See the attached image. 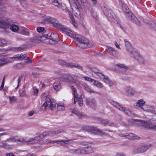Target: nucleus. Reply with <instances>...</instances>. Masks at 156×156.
I'll return each mask as SVG.
<instances>
[{
    "instance_id": "obj_28",
    "label": "nucleus",
    "mask_w": 156,
    "mask_h": 156,
    "mask_svg": "<svg viewBox=\"0 0 156 156\" xmlns=\"http://www.w3.org/2000/svg\"><path fill=\"white\" fill-rule=\"evenodd\" d=\"M105 14L108 17L114 18V15L112 9H107L105 12Z\"/></svg>"
},
{
    "instance_id": "obj_15",
    "label": "nucleus",
    "mask_w": 156,
    "mask_h": 156,
    "mask_svg": "<svg viewBox=\"0 0 156 156\" xmlns=\"http://www.w3.org/2000/svg\"><path fill=\"white\" fill-rule=\"evenodd\" d=\"M107 48L111 58H114L118 56V53L112 47L108 46Z\"/></svg>"
},
{
    "instance_id": "obj_41",
    "label": "nucleus",
    "mask_w": 156,
    "mask_h": 156,
    "mask_svg": "<svg viewBox=\"0 0 156 156\" xmlns=\"http://www.w3.org/2000/svg\"><path fill=\"white\" fill-rule=\"evenodd\" d=\"M94 84L97 87L100 88H102L103 87L102 84L100 82L98 81L94 80Z\"/></svg>"
},
{
    "instance_id": "obj_42",
    "label": "nucleus",
    "mask_w": 156,
    "mask_h": 156,
    "mask_svg": "<svg viewBox=\"0 0 156 156\" xmlns=\"http://www.w3.org/2000/svg\"><path fill=\"white\" fill-rule=\"evenodd\" d=\"M8 62L9 61L7 59L0 58V66L7 64Z\"/></svg>"
},
{
    "instance_id": "obj_47",
    "label": "nucleus",
    "mask_w": 156,
    "mask_h": 156,
    "mask_svg": "<svg viewBox=\"0 0 156 156\" xmlns=\"http://www.w3.org/2000/svg\"><path fill=\"white\" fill-rule=\"evenodd\" d=\"M124 112L126 113L129 115H132L131 111L129 109H126L125 108V109L123 110H121Z\"/></svg>"
},
{
    "instance_id": "obj_34",
    "label": "nucleus",
    "mask_w": 156,
    "mask_h": 156,
    "mask_svg": "<svg viewBox=\"0 0 156 156\" xmlns=\"http://www.w3.org/2000/svg\"><path fill=\"white\" fill-rule=\"evenodd\" d=\"M37 31L38 32V33H36V34L35 37V41H36L37 42L36 40V37H37V36H38L37 34L38 35L40 34H43L44 33H46V34H47V33L46 32H44L43 33H41L42 32H43L44 30V28L43 27H38L37 28Z\"/></svg>"
},
{
    "instance_id": "obj_32",
    "label": "nucleus",
    "mask_w": 156,
    "mask_h": 156,
    "mask_svg": "<svg viewBox=\"0 0 156 156\" xmlns=\"http://www.w3.org/2000/svg\"><path fill=\"white\" fill-rule=\"evenodd\" d=\"M132 18L131 19H129L132 20L133 22L135 23L136 24L138 25H140L141 24V23L137 18H136L133 15L132 13Z\"/></svg>"
},
{
    "instance_id": "obj_49",
    "label": "nucleus",
    "mask_w": 156,
    "mask_h": 156,
    "mask_svg": "<svg viewBox=\"0 0 156 156\" xmlns=\"http://www.w3.org/2000/svg\"><path fill=\"white\" fill-rule=\"evenodd\" d=\"M62 65H65L66 66H67L69 67L68 66V64H71V63H67L66 62H65L63 60H61L59 62Z\"/></svg>"
},
{
    "instance_id": "obj_27",
    "label": "nucleus",
    "mask_w": 156,
    "mask_h": 156,
    "mask_svg": "<svg viewBox=\"0 0 156 156\" xmlns=\"http://www.w3.org/2000/svg\"><path fill=\"white\" fill-rule=\"evenodd\" d=\"M126 138H128L129 140H135V139H138L140 138V137L136 136L135 134L133 133H127V135H126Z\"/></svg>"
},
{
    "instance_id": "obj_56",
    "label": "nucleus",
    "mask_w": 156,
    "mask_h": 156,
    "mask_svg": "<svg viewBox=\"0 0 156 156\" xmlns=\"http://www.w3.org/2000/svg\"><path fill=\"white\" fill-rule=\"evenodd\" d=\"M91 14L92 16L94 18H96L97 17L96 13L94 11H92L91 12Z\"/></svg>"
},
{
    "instance_id": "obj_10",
    "label": "nucleus",
    "mask_w": 156,
    "mask_h": 156,
    "mask_svg": "<svg viewBox=\"0 0 156 156\" xmlns=\"http://www.w3.org/2000/svg\"><path fill=\"white\" fill-rule=\"evenodd\" d=\"M90 131L92 133L95 134H97L101 135H106V133L105 131H109L112 132L113 131L111 130H100L99 129H97L94 127L91 126L90 127Z\"/></svg>"
},
{
    "instance_id": "obj_31",
    "label": "nucleus",
    "mask_w": 156,
    "mask_h": 156,
    "mask_svg": "<svg viewBox=\"0 0 156 156\" xmlns=\"http://www.w3.org/2000/svg\"><path fill=\"white\" fill-rule=\"evenodd\" d=\"M54 89L56 90H59L61 89V86L60 82L59 81L56 82L54 83L53 84Z\"/></svg>"
},
{
    "instance_id": "obj_7",
    "label": "nucleus",
    "mask_w": 156,
    "mask_h": 156,
    "mask_svg": "<svg viewBox=\"0 0 156 156\" xmlns=\"http://www.w3.org/2000/svg\"><path fill=\"white\" fill-rule=\"evenodd\" d=\"M56 104L55 101L49 97H46L45 102L43 104L41 109L44 111L46 110L47 107H48L51 110H53L55 109Z\"/></svg>"
},
{
    "instance_id": "obj_11",
    "label": "nucleus",
    "mask_w": 156,
    "mask_h": 156,
    "mask_svg": "<svg viewBox=\"0 0 156 156\" xmlns=\"http://www.w3.org/2000/svg\"><path fill=\"white\" fill-rule=\"evenodd\" d=\"M60 30L65 33L67 35L71 38H74L76 35V34L73 31L70 30L66 27L64 26L60 28Z\"/></svg>"
},
{
    "instance_id": "obj_51",
    "label": "nucleus",
    "mask_w": 156,
    "mask_h": 156,
    "mask_svg": "<svg viewBox=\"0 0 156 156\" xmlns=\"http://www.w3.org/2000/svg\"><path fill=\"white\" fill-rule=\"evenodd\" d=\"M19 95L20 97H25L27 96L26 94L25 90H23L20 93Z\"/></svg>"
},
{
    "instance_id": "obj_40",
    "label": "nucleus",
    "mask_w": 156,
    "mask_h": 156,
    "mask_svg": "<svg viewBox=\"0 0 156 156\" xmlns=\"http://www.w3.org/2000/svg\"><path fill=\"white\" fill-rule=\"evenodd\" d=\"M8 98L9 99V102L10 103H14L16 101L17 99L16 97L13 96H9Z\"/></svg>"
},
{
    "instance_id": "obj_52",
    "label": "nucleus",
    "mask_w": 156,
    "mask_h": 156,
    "mask_svg": "<svg viewBox=\"0 0 156 156\" xmlns=\"http://www.w3.org/2000/svg\"><path fill=\"white\" fill-rule=\"evenodd\" d=\"M92 71L94 72L95 73H96L97 76L99 77V76L98 75V74L99 73H100L98 72V70L95 68H93L92 69Z\"/></svg>"
},
{
    "instance_id": "obj_63",
    "label": "nucleus",
    "mask_w": 156,
    "mask_h": 156,
    "mask_svg": "<svg viewBox=\"0 0 156 156\" xmlns=\"http://www.w3.org/2000/svg\"><path fill=\"white\" fill-rule=\"evenodd\" d=\"M32 74L35 77H37L38 76V74L36 73H32Z\"/></svg>"
},
{
    "instance_id": "obj_55",
    "label": "nucleus",
    "mask_w": 156,
    "mask_h": 156,
    "mask_svg": "<svg viewBox=\"0 0 156 156\" xmlns=\"http://www.w3.org/2000/svg\"><path fill=\"white\" fill-rule=\"evenodd\" d=\"M107 125H108L109 126H112L114 125V123L113 122L108 120Z\"/></svg>"
},
{
    "instance_id": "obj_30",
    "label": "nucleus",
    "mask_w": 156,
    "mask_h": 156,
    "mask_svg": "<svg viewBox=\"0 0 156 156\" xmlns=\"http://www.w3.org/2000/svg\"><path fill=\"white\" fill-rule=\"evenodd\" d=\"M117 66L119 67V70L122 72H126L128 69L127 67L123 64H117Z\"/></svg>"
},
{
    "instance_id": "obj_21",
    "label": "nucleus",
    "mask_w": 156,
    "mask_h": 156,
    "mask_svg": "<svg viewBox=\"0 0 156 156\" xmlns=\"http://www.w3.org/2000/svg\"><path fill=\"white\" fill-rule=\"evenodd\" d=\"M109 101L112 105L119 110H123L125 109V107L120 105L117 102L112 100H109Z\"/></svg>"
},
{
    "instance_id": "obj_60",
    "label": "nucleus",
    "mask_w": 156,
    "mask_h": 156,
    "mask_svg": "<svg viewBox=\"0 0 156 156\" xmlns=\"http://www.w3.org/2000/svg\"><path fill=\"white\" fill-rule=\"evenodd\" d=\"M34 113L35 112L33 111H31L28 113V115L29 116H31L33 115Z\"/></svg>"
},
{
    "instance_id": "obj_50",
    "label": "nucleus",
    "mask_w": 156,
    "mask_h": 156,
    "mask_svg": "<svg viewBox=\"0 0 156 156\" xmlns=\"http://www.w3.org/2000/svg\"><path fill=\"white\" fill-rule=\"evenodd\" d=\"M84 79L87 81H89V82H93V81H94V80L93 79L87 76H85L84 77Z\"/></svg>"
},
{
    "instance_id": "obj_58",
    "label": "nucleus",
    "mask_w": 156,
    "mask_h": 156,
    "mask_svg": "<svg viewBox=\"0 0 156 156\" xmlns=\"http://www.w3.org/2000/svg\"><path fill=\"white\" fill-rule=\"evenodd\" d=\"M115 156H125V155L122 153L119 152L117 153L116 154Z\"/></svg>"
},
{
    "instance_id": "obj_23",
    "label": "nucleus",
    "mask_w": 156,
    "mask_h": 156,
    "mask_svg": "<svg viewBox=\"0 0 156 156\" xmlns=\"http://www.w3.org/2000/svg\"><path fill=\"white\" fill-rule=\"evenodd\" d=\"M135 121L137 122V123L139 126H141L143 127L147 128L148 122H145L144 120L138 119H136Z\"/></svg>"
},
{
    "instance_id": "obj_39",
    "label": "nucleus",
    "mask_w": 156,
    "mask_h": 156,
    "mask_svg": "<svg viewBox=\"0 0 156 156\" xmlns=\"http://www.w3.org/2000/svg\"><path fill=\"white\" fill-rule=\"evenodd\" d=\"M147 128L156 130V124L148 122Z\"/></svg>"
},
{
    "instance_id": "obj_3",
    "label": "nucleus",
    "mask_w": 156,
    "mask_h": 156,
    "mask_svg": "<svg viewBox=\"0 0 156 156\" xmlns=\"http://www.w3.org/2000/svg\"><path fill=\"white\" fill-rule=\"evenodd\" d=\"M74 38L76 40V44L80 48H86L91 46L89 40L80 35L76 34Z\"/></svg>"
},
{
    "instance_id": "obj_18",
    "label": "nucleus",
    "mask_w": 156,
    "mask_h": 156,
    "mask_svg": "<svg viewBox=\"0 0 156 156\" xmlns=\"http://www.w3.org/2000/svg\"><path fill=\"white\" fill-rule=\"evenodd\" d=\"M18 33L24 36H28L29 34V30L24 27H20Z\"/></svg>"
},
{
    "instance_id": "obj_13",
    "label": "nucleus",
    "mask_w": 156,
    "mask_h": 156,
    "mask_svg": "<svg viewBox=\"0 0 156 156\" xmlns=\"http://www.w3.org/2000/svg\"><path fill=\"white\" fill-rule=\"evenodd\" d=\"M99 77L103 80V81L107 84L110 86H112L114 83L106 76L104 75L102 73H99L98 74Z\"/></svg>"
},
{
    "instance_id": "obj_1",
    "label": "nucleus",
    "mask_w": 156,
    "mask_h": 156,
    "mask_svg": "<svg viewBox=\"0 0 156 156\" xmlns=\"http://www.w3.org/2000/svg\"><path fill=\"white\" fill-rule=\"evenodd\" d=\"M63 132V130L62 129L57 130H51L48 132H45L39 136H35L33 138H29L27 136H16L11 137L9 140L16 142H20L28 145L37 143L40 144L41 140H40V138L43 139L44 136L50 134H57Z\"/></svg>"
},
{
    "instance_id": "obj_29",
    "label": "nucleus",
    "mask_w": 156,
    "mask_h": 156,
    "mask_svg": "<svg viewBox=\"0 0 156 156\" xmlns=\"http://www.w3.org/2000/svg\"><path fill=\"white\" fill-rule=\"evenodd\" d=\"M10 29L13 32H17L19 31L20 28L16 25L12 24L10 26Z\"/></svg>"
},
{
    "instance_id": "obj_25",
    "label": "nucleus",
    "mask_w": 156,
    "mask_h": 156,
    "mask_svg": "<svg viewBox=\"0 0 156 156\" xmlns=\"http://www.w3.org/2000/svg\"><path fill=\"white\" fill-rule=\"evenodd\" d=\"M83 87H84L85 89L87 91L90 93L94 94H98V93L92 89L91 87L88 86L86 83H84L83 84Z\"/></svg>"
},
{
    "instance_id": "obj_45",
    "label": "nucleus",
    "mask_w": 156,
    "mask_h": 156,
    "mask_svg": "<svg viewBox=\"0 0 156 156\" xmlns=\"http://www.w3.org/2000/svg\"><path fill=\"white\" fill-rule=\"evenodd\" d=\"M6 41L4 39H0V46H3L7 44Z\"/></svg>"
},
{
    "instance_id": "obj_2",
    "label": "nucleus",
    "mask_w": 156,
    "mask_h": 156,
    "mask_svg": "<svg viewBox=\"0 0 156 156\" xmlns=\"http://www.w3.org/2000/svg\"><path fill=\"white\" fill-rule=\"evenodd\" d=\"M37 35L36 38L37 42H40L45 39H48L47 38L53 41H59L58 35L56 33H49L46 34V33H44L43 34H40L38 35L37 34Z\"/></svg>"
},
{
    "instance_id": "obj_14",
    "label": "nucleus",
    "mask_w": 156,
    "mask_h": 156,
    "mask_svg": "<svg viewBox=\"0 0 156 156\" xmlns=\"http://www.w3.org/2000/svg\"><path fill=\"white\" fill-rule=\"evenodd\" d=\"M46 20L50 22L53 26L56 27L57 28L60 30V28L62 27L63 25H61L58 23L57 20L55 18L51 17H48L46 18Z\"/></svg>"
},
{
    "instance_id": "obj_33",
    "label": "nucleus",
    "mask_w": 156,
    "mask_h": 156,
    "mask_svg": "<svg viewBox=\"0 0 156 156\" xmlns=\"http://www.w3.org/2000/svg\"><path fill=\"white\" fill-rule=\"evenodd\" d=\"M68 66H69V67L73 68L74 67L76 68H77L78 69L81 70H83V67L80 66L78 65L77 64L74 63L68 64Z\"/></svg>"
},
{
    "instance_id": "obj_57",
    "label": "nucleus",
    "mask_w": 156,
    "mask_h": 156,
    "mask_svg": "<svg viewBox=\"0 0 156 156\" xmlns=\"http://www.w3.org/2000/svg\"><path fill=\"white\" fill-rule=\"evenodd\" d=\"M114 44L117 48L119 49H121L119 44H118L117 42L115 41L114 42Z\"/></svg>"
},
{
    "instance_id": "obj_5",
    "label": "nucleus",
    "mask_w": 156,
    "mask_h": 156,
    "mask_svg": "<svg viewBox=\"0 0 156 156\" xmlns=\"http://www.w3.org/2000/svg\"><path fill=\"white\" fill-rule=\"evenodd\" d=\"M73 140V139L68 140H51L49 139H44L41 140L40 144H46L49 143H57L61 146H64L66 144L70 143Z\"/></svg>"
},
{
    "instance_id": "obj_20",
    "label": "nucleus",
    "mask_w": 156,
    "mask_h": 156,
    "mask_svg": "<svg viewBox=\"0 0 156 156\" xmlns=\"http://www.w3.org/2000/svg\"><path fill=\"white\" fill-rule=\"evenodd\" d=\"M9 23L4 20L0 19V28L7 29L9 28Z\"/></svg>"
},
{
    "instance_id": "obj_9",
    "label": "nucleus",
    "mask_w": 156,
    "mask_h": 156,
    "mask_svg": "<svg viewBox=\"0 0 156 156\" xmlns=\"http://www.w3.org/2000/svg\"><path fill=\"white\" fill-rule=\"evenodd\" d=\"M66 82H70L76 86L78 88L81 87V86H83V84L85 83L80 81L77 79H73L72 80V77L70 76H67L66 77Z\"/></svg>"
},
{
    "instance_id": "obj_38",
    "label": "nucleus",
    "mask_w": 156,
    "mask_h": 156,
    "mask_svg": "<svg viewBox=\"0 0 156 156\" xmlns=\"http://www.w3.org/2000/svg\"><path fill=\"white\" fill-rule=\"evenodd\" d=\"M68 12L71 19V22L74 27L76 28L77 26L76 23L75 22V20L73 18V16L72 15L71 12L68 10Z\"/></svg>"
},
{
    "instance_id": "obj_26",
    "label": "nucleus",
    "mask_w": 156,
    "mask_h": 156,
    "mask_svg": "<svg viewBox=\"0 0 156 156\" xmlns=\"http://www.w3.org/2000/svg\"><path fill=\"white\" fill-rule=\"evenodd\" d=\"M86 102L87 105L93 107L95 105V101L93 99L88 98L86 99Z\"/></svg>"
},
{
    "instance_id": "obj_48",
    "label": "nucleus",
    "mask_w": 156,
    "mask_h": 156,
    "mask_svg": "<svg viewBox=\"0 0 156 156\" xmlns=\"http://www.w3.org/2000/svg\"><path fill=\"white\" fill-rule=\"evenodd\" d=\"M24 63L25 64H31L32 63V60L29 59L28 57H27L24 61Z\"/></svg>"
},
{
    "instance_id": "obj_54",
    "label": "nucleus",
    "mask_w": 156,
    "mask_h": 156,
    "mask_svg": "<svg viewBox=\"0 0 156 156\" xmlns=\"http://www.w3.org/2000/svg\"><path fill=\"white\" fill-rule=\"evenodd\" d=\"M38 93V90L37 89L34 88V94L36 96L37 95Z\"/></svg>"
},
{
    "instance_id": "obj_17",
    "label": "nucleus",
    "mask_w": 156,
    "mask_h": 156,
    "mask_svg": "<svg viewBox=\"0 0 156 156\" xmlns=\"http://www.w3.org/2000/svg\"><path fill=\"white\" fill-rule=\"evenodd\" d=\"M123 10L126 13V16L129 19L132 18V13L129 12L128 7L126 5L123 4L122 5Z\"/></svg>"
},
{
    "instance_id": "obj_19",
    "label": "nucleus",
    "mask_w": 156,
    "mask_h": 156,
    "mask_svg": "<svg viewBox=\"0 0 156 156\" xmlns=\"http://www.w3.org/2000/svg\"><path fill=\"white\" fill-rule=\"evenodd\" d=\"M142 110L144 111L148 112H154L155 108L153 106L149 105H146L142 108Z\"/></svg>"
},
{
    "instance_id": "obj_64",
    "label": "nucleus",
    "mask_w": 156,
    "mask_h": 156,
    "mask_svg": "<svg viewBox=\"0 0 156 156\" xmlns=\"http://www.w3.org/2000/svg\"><path fill=\"white\" fill-rule=\"evenodd\" d=\"M27 156H35V155L33 154L29 153L27 154Z\"/></svg>"
},
{
    "instance_id": "obj_36",
    "label": "nucleus",
    "mask_w": 156,
    "mask_h": 156,
    "mask_svg": "<svg viewBox=\"0 0 156 156\" xmlns=\"http://www.w3.org/2000/svg\"><path fill=\"white\" fill-rule=\"evenodd\" d=\"M57 109L58 110H63L65 109L64 104L62 102H58L57 104Z\"/></svg>"
},
{
    "instance_id": "obj_37",
    "label": "nucleus",
    "mask_w": 156,
    "mask_h": 156,
    "mask_svg": "<svg viewBox=\"0 0 156 156\" xmlns=\"http://www.w3.org/2000/svg\"><path fill=\"white\" fill-rule=\"evenodd\" d=\"M86 154L92 153L94 151V149L91 147H85Z\"/></svg>"
},
{
    "instance_id": "obj_4",
    "label": "nucleus",
    "mask_w": 156,
    "mask_h": 156,
    "mask_svg": "<svg viewBox=\"0 0 156 156\" xmlns=\"http://www.w3.org/2000/svg\"><path fill=\"white\" fill-rule=\"evenodd\" d=\"M126 44V49L131 56L134 57L135 59L139 62L142 64L145 63V61L144 58L132 48L129 43L127 42Z\"/></svg>"
},
{
    "instance_id": "obj_46",
    "label": "nucleus",
    "mask_w": 156,
    "mask_h": 156,
    "mask_svg": "<svg viewBox=\"0 0 156 156\" xmlns=\"http://www.w3.org/2000/svg\"><path fill=\"white\" fill-rule=\"evenodd\" d=\"M73 153L74 154H81V153L80 148L74 150H73Z\"/></svg>"
},
{
    "instance_id": "obj_62",
    "label": "nucleus",
    "mask_w": 156,
    "mask_h": 156,
    "mask_svg": "<svg viewBox=\"0 0 156 156\" xmlns=\"http://www.w3.org/2000/svg\"><path fill=\"white\" fill-rule=\"evenodd\" d=\"M2 146L3 147L5 148H8L9 147V145H7L5 143L3 144Z\"/></svg>"
},
{
    "instance_id": "obj_43",
    "label": "nucleus",
    "mask_w": 156,
    "mask_h": 156,
    "mask_svg": "<svg viewBox=\"0 0 156 156\" xmlns=\"http://www.w3.org/2000/svg\"><path fill=\"white\" fill-rule=\"evenodd\" d=\"M100 121L101 123L104 124L105 125H107L108 120L107 119H103L100 118Z\"/></svg>"
},
{
    "instance_id": "obj_24",
    "label": "nucleus",
    "mask_w": 156,
    "mask_h": 156,
    "mask_svg": "<svg viewBox=\"0 0 156 156\" xmlns=\"http://www.w3.org/2000/svg\"><path fill=\"white\" fill-rule=\"evenodd\" d=\"M145 104V101L142 99L139 100L136 103V107L139 108L142 110V108Z\"/></svg>"
},
{
    "instance_id": "obj_35",
    "label": "nucleus",
    "mask_w": 156,
    "mask_h": 156,
    "mask_svg": "<svg viewBox=\"0 0 156 156\" xmlns=\"http://www.w3.org/2000/svg\"><path fill=\"white\" fill-rule=\"evenodd\" d=\"M73 113L76 115L78 116L81 118H82L85 116V115L82 112H81L78 111L74 110L73 111Z\"/></svg>"
},
{
    "instance_id": "obj_8",
    "label": "nucleus",
    "mask_w": 156,
    "mask_h": 156,
    "mask_svg": "<svg viewBox=\"0 0 156 156\" xmlns=\"http://www.w3.org/2000/svg\"><path fill=\"white\" fill-rule=\"evenodd\" d=\"M70 88L72 90L73 96L74 98V104H75L77 101L79 105L80 106H83V101L81 96L78 97L77 90L73 86H71Z\"/></svg>"
},
{
    "instance_id": "obj_44",
    "label": "nucleus",
    "mask_w": 156,
    "mask_h": 156,
    "mask_svg": "<svg viewBox=\"0 0 156 156\" xmlns=\"http://www.w3.org/2000/svg\"><path fill=\"white\" fill-rule=\"evenodd\" d=\"M52 2L53 4L56 6H57L58 8L60 7L61 5L59 3L58 0H54Z\"/></svg>"
},
{
    "instance_id": "obj_22",
    "label": "nucleus",
    "mask_w": 156,
    "mask_h": 156,
    "mask_svg": "<svg viewBox=\"0 0 156 156\" xmlns=\"http://www.w3.org/2000/svg\"><path fill=\"white\" fill-rule=\"evenodd\" d=\"M26 57V54H18L15 55L14 56L10 58L13 59L15 60H22Z\"/></svg>"
},
{
    "instance_id": "obj_59",
    "label": "nucleus",
    "mask_w": 156,
    "mask_h": 156,
    "mask_svg": "<svg viewBox=\"0 0 156 156\" xmlns=\"http://www.w3.org/2000/svg\"><path fill=\"white\" fill-rule=\"evenodd\" d=\"M127 135V133H121L119 134V136H122V137H126V136Z\"/></svg>"
},
{
    "instance_id": "obj_12",
    "label": "nucleus",
    "mask_w": 156,
    "mask_h": 156,
    "mask_svg": "<svg viewBox=\"0 0 156 156\" xmlns=\"http://www.w3.org/2000/svg\"><path fill=\"white\" fill-rule=\"evenodd\" d=\"M151 146L152 145L151 144L142 146L140 147L134 149L133 150V153L135 154H138L144 152Z\"/></svg>"
},
{
    "instance_id": "obj_61",
    "label": "nucleus",
    "mask_w": 156,
    "mask_h": 156,
    "mask_svg": "<svg viewBox=\"0 0 156 156\" xmlns=\"http://www.w3.org/2000/svg\"><path fill=\"white\" fill-rule=\"evenodd\" d=\"M6 156H15V155L12 153H9L6 154Z\"/></svg>"
},
{
    "instance_id": "obj_53",
    "label": "nucleus",
    "mask_w": 156,
    "mask_h": 156,
    "mask_svg": "<svg viewBox=\"0 0 156 156\" xmlns=\"http://www.w3.org/2000/svg\"><path fill=\"white\" fill-rule=\"evenodd\" d=\"M80 149L81 154H86L85 147H81L80 148Z\"/></svg>"
},
{
    "instance_id": "obj_16",
    "label": "nucleus",
    "mask_w": 156,
    "mask_h": 156,
    "mask_svg": "<svg viewBox=\"0 0 156 156\" xmlns=\"http://www.w3.org/2000/svg\"><path fill=\"white\" fill-rule=\"evenodd\" d=\"M124 90L126 94L128 96H133L135 95V93L134 90L130 87L127 86L126 87Z\"/></svg>"
},
{
    "instance_id": "obj_6",
    "label": "nucleus",
    "mask_w": 156,
    "mask_h": 156,
    "mask_svg": "<svg viewBox=\"0 0 156 156\" xmlns=\"http://www.w3.org/2000/svg\"><path fill=\"white\" fill-rule=\"evenodd\" d=\"M69 1L72 10L73 14L76 16H79L80 14L79 8L81 5L79 0H69Z\"/></svg>"
}]
</instances>
